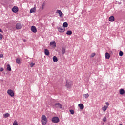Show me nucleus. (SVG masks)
<instances>
[{
  "label": "nucleus",
  "instance_id": "obj_1",
  "mask_svg": "<svg viewBox=\"0 0 125 125\" xmlns=\"http://www.w3.org/2000/svg\"><path fill=\"white\" fill-rule=\"evenodd\" d=\"M41 122H42V125H45L46 124H47V118L45 115H43L42 116Z\"/></svg>",
  "mask_w": 125,
  "mask_h": 125
},
{
  "label": "nucleus",
  "instance_id": "obj_2",
  "mask_svg": "<svg viewBox=\"0 0 125 125\" xmlns=\"http://www.w3.org/2000/svg\"><path fill=\"white\" fill-rule=\"evenodd\" d=\"M52 122L54 124H57L60 122V120L58 117H54L52 118Z\"/></svg>",
  "mask_w": 125,
  "mask_h": 125
},
{
  "label": "nucleus",
  "instance_id": "obj_3",
  "mask_svg": "<svg viewBox=\"0 0 125 125\" xmlns=\"http://www.w3.org/2000/svg\"><path fill=\"white\" fill-rule=\"evenodd\" d=\"M72 85H73V82H72L71 81H66V87L67 88H70V87H72Z\"/></svg>",
  "mask_w": 125,
  "mask_h": 125
},
{
  "label": "nucleus",
  "instance_id": "obj_4",
  "mask_svg": "<svg viewBox=\"0 0 125 125\" xmlns=\"http://www.w3.org/2000/svg\"><path fill=\"white\" fill-rule=\"evenodd\" d=\"M23 27V25H22V24L21 23H17L16 25V28L17 30H20V29H22V27Z\"/></svg>",
  "mask_w": 125,
  "mask_h": 125
},
{
  "label": "nucleus",
  "instance_id": "obj_5",
  "mask_svg": "<svg viewBox=\"0 0 125 125\" xmlns=\"http://www.w3.org/2000/svg\"><path fill=\"white\" fill-rule=\"evenodd\" d=\"M58 30L60 33H64V32H65V28H64V27L62 26L61 27H59L58 28Z\"/></svg>",
  "mask_w": 125,
  "mask_h": 125
},
{
  "label": "nucleus",
  "instance_id": "obj_6",
  "mask_svg": "<svg viewBox=\"0 0 125 125\" xmlns=\"http://www.w3.org/2000/svg\"><path fill=\"white\" fill-rule=\"evenodd\" d=\"M7 93L9 95H10L11 97H13V96H14V92L12 90H8Z\"/></svg>",
  "mask_w": 125,
  "mask_h": 125
},
{
  "label": "nucleus",
  "instance_id": "obj_7",
  "mask_svg": "<svg viewBox=\"0 0 125 125\" xmlns=\"http://www.w3.org/2000/svg\"><path fill=\"white\" fill-rule=\"evenodd\" d=\"M56 108H58L59 109H62V105L60 103H56L55 104Z\"/></svg>",
  "mask_w": 125,
  "mask_h": 125
},
{
  "label": "nucleus",
  "instance_id": "obj_8",
  "mask_svg": "<svg viewBox=\"0 0 125 125\" xmlns=\"http://www.w3.org/2000/svg\"><path fill=\"white\" fill-rule=\"evenodd\" d=\"M12 10L13 12H14V13H16L17 12H18L19 9L18 7L14 6L13 7Z\"/></svg>",
  "mask_w": 125,
  "mask_h": 125
},
{
  "label": "nucleus",
  "instance_id": "obj_9",
  "mask_svg": "<svg viewBox=\"0 0 125 125\" xmlns=\"http://www.w3.org/2000/svg\"><path fill=\"white\" fill-rule=\"evenodd\" d=\"M31 30L33 33H37V28L36 27V26H31Z\"/></svg>",
  "mask_w": 125,
  "mask_h": 125
},
{
  "label": "nucleus",
  "instance_id": "obj_10",
  "mask_svg": "<svg viewBox=\"0 0 125 125\" xmlns=\"http://www.w3.org/2000/svg\"><path fill=\"white\" fill-rule=\"evenodd\" d=\"M56 13H58L59 14L60 17H62V16H63V13H62L61 10H57Z\"/></svg>",
  "mask_w": 125,
  "mask_h": 125
},
{
  "label": "nucleus",
  "instance_id": "obj_11",
  "mask_svg": "<svg viewBox=\"0 0 125 125\" xmlns=\"http://www.w3.org/2000/svg\"><path fill=\"white\" fill-rule=\"evenodd\" d=\"M109 21L110 22H114L115 21V17L113 16H111L109 18Z\"/></svg>",
  "mask_w": 125,
  "mask_h": 125
},
{
  "label": "nucleus",
  "instance_id": "obj_12",
  "mask_svg": "<svg viewBox=\"0 0 125 125\" xmlns=\"http://www.w3.org/2000/svg\"><path fill=\"white\" fill-rule=\"evenodd\" d=\"M50 44L51 46H53L54 47H56V43L55 42V41L51 42Z\"/></svg>",
  "mask_w": 125,
  "mask_h": 125
},
{
  "label": "nucleus",
  "instance_id": "obj_13",
  "mask_svg": "<svg viewBox=\"0 0 125 125\" xmlns=\"http://www.w3.org/2000/svg\"><path fill=\"white\" fill-rule=\"evenodd\" d=\"M119 93H120V94H121V95H123L125 94V90L123 88L120 89L119 90Z\"/></svg>",
  "mask_w": 125,
  "mask_h": 125
},
{
  "label": "nucleus",
  "instance_id": "obj_14",
  "mask_svg": "<svg viewBox=\"0 0 125 125\" xmlns=\"http://www.w3.org/2000/svg\"><path fill=\"white\" fill-rule=\"evenodd\" d=\"M78 106L79 107L80 110H83V108H84V106L83 104H78Z\"/></svg>",
  "mask_w": 125,
  "mask_h": 125
},
{
  "label": "nucleus",
  "instance_id": "obj_15",
  "mask_svg": "<svg viewBox=\"0 0 125 125\" xmlns=\"http://www.w3.org/2000/svg\"><path fill=\"white\" fill-rule=\"evenodd\" d=\"M62 53L64 55L66 53V48L62 47Z\"/></svg>",
  "mask_w": 125,
  "mask_h": 125
},
{
  "label": "nucleus",
  "instance_id": "obj_16",
  "mask_svg": "<svg viewBox=\"0 0 125 125\" xmlns=\"http://www.w3.org/2000/svg\"><path fill=\"white\" fill-rule=\"evenodd\" d=\"M107 109H108V106L107 105H104V107H102V110L103 112H106Z\"/></svg>",
  "mask_w": 125,
  "mask_h": 125
},
{
  "label": "nucleus",
  "instance_id": "obj_17",
  "mask_svg": "<svg viewBox=\"0 0 125 125\" xmlns=\"http://www.w3.org/2000/svg\"><path fill=\"white\" fill-rule=\"evenodd\" d=\"M34 12H36V7H34L33 8H32L30 10V13H34Z\"/></svg>",
  "mask_w": 125,
  "mask_h": 125
},
{
  "label": "nucleus",
  "instance_id": "obj_18",
  "mask_svg": "<svg viewBox=\"0 0 125 125\" xmlns=\"http://www.w3.org/2000/svg\"><path fill=\"white\" fill-rule=\"evenodd\" d=\"M44 54H45V55L48 56V55H49V51H48L47 49H45L44 50Z\"/></svg>",
  "mask_w": 125,
  "mask_h": 125
},
{
  "label": "nucleus",
  "instance_id": "obj_19",
  "mask_svg": "<svg viewBox=\"0 0 125 125\" xmlns=\"http://www.w3.org/2000/svg\"><path fill=\"white\" fill-rule=\"evenodd\" d=\"M53 62H57V61H58V59L57 58V57L55 56H54L53 57Z\"/></svg>",
  "mask_w": 125,
  "mask_h": 125
},
{
  "label": "nucleus",
  "instance_id": "obj_20",
  "mask_svg": "<svg viewBox=\"0 0 125 125\" xmlns=\"http://www.w3.org/2000/svg\"><path fill=\"white\" fill-rule=\"evenodd\" d=\"M105 58L106 59H109L110 57V54H109V53H106L105 54Z\"/></svg>",
  "mask_w": 125,
  "mask_h": 125
},
{
  "label": "nucleus",
  "instance_id": "obj_21",
  "mask_svg": "<svg viewBox=\"0 0 125 125\" xmlns=\"http://www.w3.org/2000/svg\"><path fill=\"white\" fill-rule=\"evenodd\" d=\"M21 62V61L20 60V59L17 58L16 59V63H17V64H20Z\"/></svg>",
  "mask_w": 125,
  "mask_h": 125
},
{
  "label": "nucleus",
  "instance_id": "obj_22",
  "mask_svg": "<svg viewBox=\"0 0 125 125\" xmlns=\"http://www.w3.org/2000/svg\"><path fill=\"white\" fill-rule=\"evenodd\" d=\"M62 27H63V28H67V27H68V23L64 22Z\"/></svg>",
  "mask_w": 125,
  "mask_h": 125
},
{
  "label": "nucleus",
  "instance_id": "obj_23",
  "mask_svg": "<svg viewBox=\"0 0 125 125\" xmlns=\"http://www.w3.org/2000/svg\"><path fill=\"white\" fill-rule=\"evenodd\" d=\"M7 71H11V67H10V65L7 64Z\"/></svg>",
  "mask_w": 125,
  "mask_h": 125
},
{
  "label": "nucleus",
  "instance_id": "obj_24",
  "mask_svg": "<svg viewBox=\"0 0 125 125\" xmlns=\"http://www.w3.org/2000/svg\"><path fill=\"white\" fill-rule=\"evenodd\" d=\"M83 96L85 98H88L89 97V94L88 93L83 94Z\"/></svg>",
  "mask_w": 125,
  "mask_h": 125
},
{
  "label": "nucleus",
  "instance_id": "obj_25",
  "mask_svg": "<svg viewBox=\"0 0 125 125\" xmlns=\"http://www.w3.org/2000/svg\"><path fill=\"white\" fill-rule=\"evenodd\" d=\"M9 116H10V115L8 113H5V114H4V118H8V117H9Z\"/></svg>",
  "mask_w": 125,
  "mask_h": 125
},
{
  "label": "nucleus",
  "instance_id": "obj_26",
  "mask_svg": "<svg viewBox=\"0 0 125 125\" xmlns=\"http://www.w3.org/2000/svg\"><path fill=\"white\" fill-rule=\"evenodd\" d=\"M72 34H73V32H72V31H67L66 32V35H72Z\"/></svg>",
  "mask_w": 125,
  "mask_h": 125
},
{
  "label": "nucleus",
  "instance_id": "obj_27",
  "mask_svg": "<svg viewBox=\"0 0 125 125\" xmlns=\"http://www.w3.org/2000/svg\"><path fill=\"white\" fill-rule=\"evenodd\" d=\"M69 112L70 114H71V115H74V114H75V111H74V110H70Z\"/></svg>",
  "mask_w": 125,
  "mask_h": 125
},
{
  "label": "nucleus",
  "instance_id": "obj_28",
  "mask_svg": "<svg viewBox=\"0 0 125 125\" xmlns=\"http://www.w3.org/2000/svg\"><path fill=\"white\" fill-rule=\"evenodd\" d=\"M30 67H31V68H33V67H34V66H35V63H34V62H31V63L30 64Z\"/></svg>",
  "mask_w": 125,
  "mask_h": 125
},
{
  "label": "nucleus",
  "instance_id": "obj_29",
  "mask_svg": "<svg viewBox=\"0 0 125 125\" xmlns=\"http://www.w3.org/2000/svg\"><path fill=\"white\" fill-rule=\"evenodd\" d=\"M123 55H124V53L123 52V51H120L119 52V56H123Z\"/></svg>",
  "mask_w": 125,
  "mask_h": 125
},
{
  "label": "nucleus",
  "instance_id": "obj_30",
  "mask_svg": "<svg viewBox=\"0 0 125 125\" xmlns=\"http://www.w3.org/2000/svg\"><path fill=\"white\" fill-rule=\"evenodd\" d=\"M94 56H95V53H93L91 54L90 57H91V58H92V57H94Z\"/></svg>",
  "mask_w": 125,
  "mask_h": 125
},
{
  "label": "nucleus",
  "instance_id": "obj_31",
  "mask_svg": "<svg viewBox=\"0 0 125 125\" xmlns=\"http://www.w3.org/2000/svg\"><path fill=\"white\" fill-rule=\"evenodd\" d=\"M13 125H18V123H17V121H16V120H15L13 124Z\"/></svg>",
  "mask_w": 125,
  "mask_h": 125
},
{
  "label": "nucleus",
  "instance_id": "obj_32",
  "mask_svg": "<svg viewBox=\"0 0 125 125\" xmlns=\"http://www.w3.org/2000/svg\"><path fill=\"white\" fill-rule=\"evenodd\" d=\"M0 72H3L4 71V69L3 67L0 68Z\"/></svg>",
  "mask_w": 125,
  "mask_h": 125
},
{
  "label": "nucleus",
  "instance_id": "obj_33",
  "mask_svg": "<svg viewBox=\"0 0 125 125\" xmlns=\"http://www.w3.org/2000/svg\"><path fill=\"white\" fill-rule=\"evenodd\" d=\"M103 122H106L107 121V118L106 117H104L103 119Z\"/></svg>",
  "mask_w": 125,
  "mask_h": 125
},
{
  "label": "nucleus",
  "instance_id": "obj_34",
  "mask_svg": "<svg viewBox=\"0 0 125 125\" xmlns=\"http://www.w3.org/2000/svg\"><path fill=\"white\" fill-rule=\"evenodd\" d=\"M3 37V36L2 35V34H0V40H2Z\"/></svg>",
  "mask_w": 125,
  "mask_h": 125
},
{
  "label": "nucleus",
  "instance_id": "obj_35",
  "mask_svg": "<svg viewBox=\"0 0 125 125\" xmlns=\"http://www.w3.org/2000/svg\"><path fill=\"white\" fill-rule=\"evenodd\" d=\"M105 104H106V106H107V107H108V106L110 105V104L109 103V102H106Z\"/></svg>",
  "mask_w": 125,
  "mask_h": 125
},
{
  "label": "nucleus",
  "instance_id": "obj_36",
  "mask_svg": "<svg viewBox=\"0 0 125 125\" xmlns=\"http://www.w3.org/2000/svg\"><path fill=\"white\" fill-rule=\"evenodd\" d=\"M0 57L1 58H2L3 57V54H1V55H0Z\"/></svg>",
  "mask_w": 125,
  "mask_h": 125
},
{
  "label": "nucleus",
  "instance_id": "obj_37",
  "mask_svg": "<svg viewBox=\"0 0 125 125\" xmlns=\"http://www.w3.org/2000/svg\"><path fill=\"white\" fill-rule=\"evenodd\" d=\"M23 42H27V40H26L25 39H24Z\"/></svg>",
  "mask_w": 125,
  "mask_h": 125
},
{
  "label": "nucleus",
  "instance_id": "obj_38",
  "mask_svg": "<svg viewBox=\"0 0 125 125\" xmlns=\"http://www.w3.org/2000/svg\"><path fill=\"white\" fill-rule=\"evenodd\" d=\"M0 32H1V33H2V30H1V29H0Z\"/></svg>",
  "mask_w": 125,
  "mask_h": 125
},
{
  "label": "nucleus",
  "instance_id": "obj_39",
  "mask_svg": "<svg viewBox=\"0 0 125 125\" xmlns=\"http://www.w3.org/2000/svg\"><path fill=\"white\" fill-rule=\"evenodd\" d=\"M119 125H123V124H120Z\"/></svg>",
  "mask_w": 125,
  "mask_h": 125
},
{
  "label": "nucleus",
  "instance_id": "obj_40",
  "mask_svg": "<svg viewBox=\"0 0 125 125\" xmlns=\"http://www.w3.org/2000/svg\"><path fill=\"white\" fill-rule=\"evenodd\" d=\"M42 9H43V7H42Z\"/></svg>",
  "mask_w": 125,
  "mask_h": 125
}]
</instances>
